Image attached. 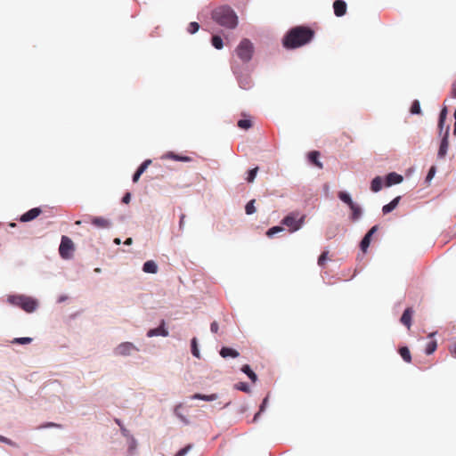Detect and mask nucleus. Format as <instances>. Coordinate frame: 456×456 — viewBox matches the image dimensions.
<instances>
[{
    "label": "nucleus",
    "mask_w": 456,
    "mask_h": 456,
    "mask_svg": "<svg viewBox=\"0 0 456 456\" xmlns=\"http://www.w3.org/2000/svg\"><path fill=\"white\" fill-rule=\"evenodd\" d=\"M180 407H181V406L179 405V406H177V407L175 408V414H176V415H177V416H178V417H179V418H180V419H181L184 423H188V420L185 419V417H184V416H183V415H181V414L179 413V411H179Z\"/></svg>",
    "instance_id": "obj_46"
},
{
    "label": "nucleus",
    "mask_w": 456,
    "mask_h": 456,
    "mask_svg": "<svg viewBox=\"0 0 456 456\" xmlns=\"http://www.w3.org/2000/svg\"><path fill=\"white\" fill-rule=\"evenodd\" d=\"M91 223L93 225L99 229H110L112 225L111 221L102 216L91 217Z\"/></svg>",
    "instance_id": "obj_10"
},
{
    "label": "nucleus",
    "mask_w": 456,
    "mask_h": 456,
    "mask_svg": "<svg viewBox=\"0 0 456 456\" xmlns=\"http://www.w3.org/2000/svg\"><path fill=\"white\" fill-rule=\"evenodd\" d=\"M157 272L158 265L154 261L149 260L144 263V273H156Z\"/></svg>",
    "instance_id": "obj_21"
},
{
    "label": "nucleus",
    "mask_w": 456,
    "mask_h": 456,
    "mask_svg": "<svg viewBox=\"0 0 456 456\" xmlns=\"http://www.w3.org/2000/svg\"><path fill=\"white\" fill-rule=\"evenodd\" d=\"M371 237H370V234H365V236L362 238L360 248L362 252H366L370 244Z\"/></svg>",
    "instance_id": "obj_25"
},
{
    "label": "nucleus",
    "mask_w": 456,
    "mask_h": 456,
    "mask_svg": "<svg viewBox=\"0 0 456 456\" xmlns=\"http://www.w3.org/2000/svg\"><path fill=\"white\" fill-rule=\"evenodd\" d=\"M451 354L456 358V342L449 348Z\"/></svg>",
    "instance_id": "obj_50"
},
{
    "label": "nucleus",
    "mask_w": 456,
    "mask_h": 456,
    "mask_svg": "<svg viewBox=\"0 0 456 456\" xmlns=\"http://www.w3.org/2000/svg\"><path fill=\"white\" fill-rule=\"evenodd\" d=\"M116 422L120 427L122 435L126 438L127 452L130 455H134L135 453V450H136V447H137L136 441L130 435L129 430H127L126 428H124L122 426L121 421L119 419H116Z\"/></svg>",
    "instance_id": "obj_9"
},
{
    "label": "nucleus",
    "mask_w": 456,
    "mask_h": 456,
    "mask_svg": "<svg viewBox=\"0 0 456 456\" xmlns=\"http://www.w3.org/2000/svg\"><path fill=\"white\" fill-rule=\"evenodd\" d=\"M94 272H95V273H101V268H95V269H94Z\"/></svg>",
    "instance_id": "obj_58"
},
{
    "label": "nucleus",
    "mask_w": 456,
    "mask_h": 456,
    "mask_svg": "<svg viewBox=\"0 0 456 456\" xmlns=\"http://www.w3.org/2000/svg\"><path fill=\"white\" fill-rule=\"evenodd\" d=\"M184 218H185V215H182L180 216V222H179V226H180V229H183V225H184Z\"/></svg>",
    "instance_id": "obj_51"
},
{
    "label": "nucleus",
    "mask_w": 456,
    "mask_h": 456,
    "mask_svg": "<svg viewBox=\"0 0 456 456\" xmlns=\"http://www.w3.org/2000/svg\"><path fill=\"white\" fill-rule=\"evenodd\" d=\"M448 136H449V127L446 128L445 134L441 141V144H440V147L438 150L437 155L441 159L444 158L445 155L447 154V151H448V147H449Z\"/></svg>",
    "instance_id": "obj_12"
},
{
    "label": "nucleus",
    "mask_w": 456,
    "mask_h": 456,
    "mask_svg": "<svg viewBox=\"0 0 456 456\" xmlns=\"http://www.w3.org/2000/svg\"><path fill=\"white\" fill-rule=\"evenodd\" d=\"M267 401H268V398H267V397H265V398L264 399V401H263V403H262L261 406H260V410H259V411L255 415V417H254V420H256V419H257V417L260 415V413H261L262 411H264V410H265V406H266V404H267Z\"/></svg>",
    "instance_id": "obj_41"
},
{
    "label": "nucleus",
    "mask_w": 456,
    "mask_h": 456,
    "mask_svg": "<svg viewBox=\"0 0 456 456\" xmlns=\"http://www.w3.org/2000/svg\"><path fill=\"white\" fill-rule=\"evenodd\" d=\"M218 330H219V325L216 322H213L210 325V330L213 332V333H217L218 332Z\"/></svg>",
    "instance_id": "obj_44"
},
{
    "label": "nucleus",
    "mask_w": 456,
    "mask_h": 456,
    "mask_svg": "<svg viewBox=\"0 0 456 456\" xmlns=\"http://www.w3.org/2000/svg\"><path fill=\"white\" fill-rule=\"evenodd\" d=\"M200 28V25L196 21H192L188 25L187 30L191 34L196 33Z\"/></svg>",
    "instance_id": "obj_33"
},
{
    "label": "nucleus",
    "mask_w": 456,
    "mask_h": 456,
    "mask_svg": "<svg viewBox=\"0 0 456 456\" xmlns=\"http://www.w3.org/2000/svg\"><path fill=\"white\" fill-rule=\"evenodd\" d=\"M435 172H436V167H432L428 171V174L427 175V180H431L435 175Z\"/></svg>",
    "instance_id": "obj_45"
},
{
    "label": "nucleus",
    "mask_w": 456,
    "mask_h": 456,
    "mask_svg": "<svg viewBox=\"0 0 456 456\" xmlns=\"http://www.w3.org/2000/svg\"><path fill=\"white\" fill-rule=\"evenodd\" d=\"M241 371L244 372L253 383L256 381L257 377L256 373L250 369V367L248 364H245L241 367Z\"/></svg>",
    "instance_id": "obj_24"
},
{
    "label": "nucleus",
    "mask_w": 456,
    "mask_h": 456,
    "mask_svg": "<svg viewBox=\"0 0 456 456\" xmlns=\"http://www.w3.org/2000/svg\"><path fill=\"white\" fill-rule=\"evenodd\" d=\"M212 19L220 26L234 28L238 24V17L234 11L228 6H220L212 12Z\"/></svg>",
    "instance_id": "obj_2"
},
{
    "label": "nucleus",
    "mask_w": 456,
    "mask_h": 456,
    "mask_svg": "<svg viewBox=\"0 0 456 456\" xmlns=\"http://www.w3.org/2000/svg\"><path fill=\"white\" fill-rule=\"evenodd\" d=\"M52 390L57 391L60 388V385L58 383H53L51 385Z\"/></svg>",
    "instance_id": "obj_53"
},
{
    "label": "nucleus",
    "mask_w": 456,
    "mask_h": 456,
    "mask_svg": "<svg viewBox=\"0 0 456 456\" xmlns=\"http://www.w3.org/2000/svg\"><path fill=\"white\" fill-rule=\"evenodd\" d=\"M212 45L216 49H222L223 48V39L219 36H213L211 39Z\"/></svg>",
    "instance_id": "obj_27"
},
{
    "label": "nucleus",
    "mask_w": 456,
    "mask_h": 456,
    "mask_svg": "<svg viewBox=\"0 0 456 456\" xmlns=\"http://www.w3.org/2000/svg\"><path fill=\"white\" fill-rule=\"evenodd\" d=\"M148 337H154V336H162V337H167L168 331L165 329V321L162 320L160 322V325L156 329H151L147 332Z\"/></svg>",
    "instance_id": "obj_13"
},
{
    "label": "nucleus",
    "mask_w": 456,
    "mask_h": 456,
    "mask_svg": "<svg viewBox=\"0 0 456 456\" xmlns=\"http://www.w3.org/2000/svg\"><path fill=\"white\" fill-rule=\"evenodd\" d=\"M191 448V445H188L183 449H181L176 454L175 456H184L189 451L190 449Z\"/></svg>",
    "instance_id": "obj_43"
},
{
    "label": "nucleus",
    "mask_w": 456,
    "mask_h": 456,
    "mask_svg": "<svg viewBox=\"0 0 456 456\" xmlns=\"http://www.w3.org/2000/svg\"><path fill=\"white\" fill-rule=\"evenodd\" d=\"M411 113H412V114H420L421 113L420 104L418 100L413 101L411 107Z\"/></svg>",
    "instance_id": "obj_30"
},
{
    "label": "nucleus",
    "mask_w": 456,
    "mask_h": 456,
    "mask_svg": "<svg viewBox=\"0 0 456 456\" xmlns=\"http://www.w3.org/2000/svg\"><path fill=\"white\" fill-rule=\"evenodd\" d=\"M319 156H320V153H319V151H313L308 154L309 160L313 164H314L317 167L322 168V162L319 161Z\"/></svg>",
    "instance_id": "obj_20"
},
{
    "label": "nucleus",
    "mask_w": 456,
    "mask_h": 456,
    "mask_svg": "<svg viewBox=\"0 0 456 456\" xmlns=\"http://www.w3.org/2000/svg\"><path fill=\"white\" fill-rule=\"evenodd\" d=\"M328 251H324L321 254V256L318 258V265L320 266H324L325 261L327 260Z\"/></svg>",
    "instance_id": "obj_39"
},
{
    "label": "nucleus",
    "mask_w": 456,
    "mask_h": 456,
    "mask_svg": "<svg viewBox=\"0 0 456 456\" xmlns=\"http://www.w3.org/2000/svg\"><path fill=\"white\" fill-rule=\"evenodd\" d=\"M314 37V31L305 26H297L288 31L282 40L287 49H295L308 44Z\"/></svg>",
    "instance_id": "obj_1"
},
{
    "label": "nucleus",
    "mask_w": 456,
    "mask_h": 456,
    "mask_svg": "<svg viewBox=\"0 0 456 456\" xmlns=\"http://www.w3.org/2000/svg\"><path fill=\"white\" fill-rule=\"evenodd\" d=\"M252 124L249 119H240L238 121V126L242 129H248L251 127Z\"/></svg>",
    "instance_id": "obj_32"
},
{
    "label": "nucleus",
    "mask_w": 456,
    "mask_h": 456,
    "mask_svg": "<svg viewBox=\"0 0 456 456\" xmlns=\"http://www.w3.org/2000/svg\"><path fill=\"white\" fill-rule=\"evenodd\" d=\"M378 229H379V226L374 225L370 229V231L366 234H370V237H372V235L378 231Z\"/></svg>",
    "instance_id": "obj_48"
},
{
    "label": "nucleus",
    "mask_w": 456,
    "mask_h": 456,
    "mask_svg": "<svg viewBox=\"0 0 456 456\" xmlns=\"http://www.w3.org/2000/svg\"><path fill=\"white\" fill-rule=\"evenodd\" d=\"M305 216H300L298 212H291L282 219V224L286 225L290 232L299 230L304 222Z\"/></svg>",
    "instance_id": "obj_4"
},
{
    "label": "nucleus",
    "mask_w": 456,
    "mask_h": 456,
    "mask_svg": "<svg viewBox=\"0 0 456 456\" xmlns=\"http://www.w3.org/2000/svg\"><path fill=\"white\" fill-rule=\"evenodd\" d=\"M66 299H67V297H66V296H61V297L58 298L57 302H58V303H62V302H64Z\"/></svg>",
    "instance_id": "obj_54"
},
{
    "label": "nucleus",
    "mask_w": 456,
    "mask_h": 456,
    "mask_svg": "<svg viewBox=\"0 0 456 456\" xmlns=\"http://www.w3.org/2000/svg\"><path fill=\"white\" fill-rule=\"evenodd\" d=\"M281 231H283V228L281 226H273L267 231L266 235L272 237L273 234L280 232Z\"/></svg>",
    "instance_id": "obj_37"
},
{
    "label": "nucleus",
    "mask_w": 456,
    "mask_h": 456,
    "mask_svg": "<svg viewBox=\"0 0 456 456\" xmlns=\"http://www.w3.org/2000/svg\"><path fill=\"white\" fill-rule=\"evenodd\" d=\"M338 197L339 198L340 200H342L344 203H346L349 208L351 209L352 211V216H351V218L353 221H356L358 220L361 216H362V209L361 208L355 204L350 195L345 191H339L338 194Z\"/></svg>",
    "instance_id": "obj_7"
},
{
    "label": "nucleus",
    "mask_w": 456,
    "mask_h": 456,
    "mask_svg": "<svg viewBox=\"0 0 456 456\" xmlns=\"http://www.w3.org/2000/svg\"><path fill=\"white\" fill-rule=\"evenodd\" d=\"M172 158L174 159L181 160V161H189L190 160L189 157H178V156L173 155Z\"/></svg>",
    "instance_id": "obj_49"
},
{
    "label": "nucleus",
    "mask_w": 456,
    "mask_h": 456,
    "mask_svg": "<svg viewBox=\"0 0 456 456\" xmlns=\"http://www.w3.org/2000/svg\"><path fill=\"white\" fill-rule=\"evenodd\" d=\"M191 354L197 358L200 357V351L198 349L197 339L195 338L191 339Z\"/></svg>",
    "instance_id": "obj_31"
},
{
    "label": "nucleus",
    "mask_w": 456,
    "mask_h": 456,
    "mask_svg": "<svg viewBox=\"0 0 456 456\" xmlns=\"http://www.w3.org/2000/svg\"><path fill=\"white\" fill-rule=\"evenodd\" d=\"M0 443L6 444L12 447H18V444L15 442H13L12 440H11L2 435H0Z\"/></svg>",
    "instance_id": "obj_36"
},
{
    "label": "nucleus",
    "mask_w": 456,
    "mask_h": 456,
    "mask_svg": "<svg viewBox=\"0 0 456 456\" xmlns=\"http://www.w3.org/2000/svg\"><path fill=\"white\" fill-rule=\"evenodd\" d=\"M191 399H200V400H204V401H214L218 398V395L216 394L206 395L197 393V394H194L193 395H191Z\"/></svg>",
    "instance_id": "obj_23"
},
{
    "label": "nucleus",
    "mask_w": 456,
    "mask_h": 456,
    "mask_svg": "<svg viewBox=\"0 0 456 456\" xmlns=\"http://www.w3.org/2000/svg\"><path fill=\"white\" fill-rule=\"evenodd\" d=\"M140 352V347L136 346L131 342H123L118 345L113 349V354L115 356L127 357L132 356L134 354Z\"/></svg>",
    "instance_id": "obj_6"
},
{
    "label": "nucleus",
    "mask_w": 456,
    "mask_h": 456,
    "mask_svg": "<svg viewBox=\"0 0 456 456\" xmlns=\"http://www.w3.org/2000/svg\"><path fill=\"white\" fill-rule=\"evenodd\" d=\"M7 301L11 305L20 307L27 313H33L38 307L37 300L26 295H12L8 297Z\"/></svg>",
    "instance_id": "obj_3"
},
{
    "label": "nucleus",
    "mask_w": 456,
    "mask_h": 456,
    "mask_svg": "<svg viewBox=\"0 0 456 456\" xmlns=\"http://www.w3.org/2000/svg\"><path fill=\"white\" fill-rule=\"evenodd\" d=\"M10 225H11V226H12V227H14L16 224L12 223V224H11Z\"/></svg>",
    "instance_id": "obj_62"
},
{
    "label": "nucleus",
    "mask_w": 456,
    "mask_h": 456,
    "mask_svg": "<svg viewBox=\"0 0 456 456\" xmlns=\"http://www.w3.org/2000/svg\"><path fill=\"white\" fill-rule=\"evenodd\" d=\"M131 200V194L129 192H126L124 197L122 198V202L125 204H127Z\"/></svg>",
    "instance_id": "obj_47"
},
{
    "label": "nucleus",
    "mask_w": 456,
    "mask_h": 456,
    "mask_svg": "<svg viewBox=\"0 0 456 456\" xmlns=\"http://www.w3.org/2000/svg\"><path fill=\"white\" fill-rule=\"evenodd\" d=\"M73 250H74L73 241L69 238H68L66 236H62L61 244L59 247L60 256L63 259H69L72 256Z\"/></svg>",
    "instance_id": "obj_8"
},
{
    "label": "nucleus",
    "mask_w": 456,
    "mask_h": 456,
    "mask_svg": "<svg viewBox=\"0 0 456 456\" xmlns=\"http://www.w3.org/2000/svg\"><path fill=\"white\" fill-rule=\"evenodd\" d=\"M141 175H142V163L141 165H139V167H137V169L133 176V182H137L138 179L140 178Z\"/></svg>",
    "instance_id": "obj_38"
},
{
    "label": "nucleus",
    "mask_w": 456,
    "mask_h": 456,
    "mask_svg": "<svg viewBox=\"0 0 456 456\" xmlns=\"http://www.w3.org/2000/svg\"><path fill=\"white\" fill-rule=\"evenodd\" d=\"M32 342V338L28 337L15 338L12 340V344L27 345Z\"/></svg>",
    "instance_id": "obj_26"
},
{
    "label": "nucleus",
    "mask_w": 456,
    "mask_h": 456,
    "mask_svg": "<svg viewBox=\"0 0 456 456\" xmlns=\"http://www.w3.org/2000/svg\"><path fill=\"white\" fill-rule=\"evenodd\" d=\"M335 236V231H328L326 233L327 239H332Z\"/></svg>",
    "instance_id": "obj_52"
},
{
    "label": "nucleus",
    "mask_w": 456,
    "mask_h": 456,
    "mask_svg": "<svg viewBox=\"0 0 456 456\" xmlns=\"http://www.w3.org/2000/svg\"><path fill=\"white\" fill-rule=\"evenodd\" d=\"M235 51L238 57L243 62H248L252 58L254 46L248 39H243L240 41Z\"/></svg>",
    "instance_id": "obj_5"
},
{
    "label": "nucleus",
    "mask_w": 456,
    "mask_h": 456,
    "mask_svg": "<svg viewBox=\"0 0 456 456\" xmlns=\"http://www.w3.org/2000/svg\"><path fill=\"white\" fill-rule=\"evenodd\" d=\"M399 201H400V197H396L391 202L385 205L382 208L383 214H388L389 212L393 211L397 207Z\"/></svg>",
    "instance_id": "obj_18"
},
{
    "label": "nucleus",
    "mask_w": 456,
    "mask_h": 456,
    "mask_svg": "<svg viewBox=\"0 0 456 456\" xmlns=\"http://www.w3.org/2000/svg\"><path fill=\"white\" fill-rule=\"evenodd\" d=\"M255 202V200H251L247 203L245 207V211L247 215H252L256 212Z\"/></svg>",
    "instance_id": "obj_28"
},
{
    "label": "nucleus",
    "mask_w": 456,
    "mask_h": 456,
    "mask_svg": "<svg viewBox=\"0 0 456 456\" xmlns=\"http://www.w3.org/2000/svg\"><path fill=\"white\" fill-rule=\"evenodd\" d=\"M453 116H454L455 122H456V110H455V111H454V113H453Z\"/></svg>",
    "instance_id": "obj_60"
},
{
    "label": "nucleus",
    "mask_w": 456,
    "mask_h": 456,
    "mask_svg": "<svg viewBox=\"0 0 456 456\" xmlns=\"http://www.w3.org/2000/svg\"><path fill=\"white\" fill-rule=\"evenodd\" d=\"M131 243H132V239L131 238L127 239L126 241V244H131Z\"/></svg>",
    "instance_id": "obj_56"
},
{
    "label": "nucleus",
    "mask_w": 456,
    "mask_h": 456,
    "mask_svg": "<svg viewBox=\"0 0 456 456\" xmlns=\"http://www.w3.org/2000/svg\"><path fill=\"white\" fill-rule=\"evenodd\" d=\"M446 114H447V110H446V108H444L441 110L440 116H439V123H438V126H439L441 130L443 128V125H444V122L445 120Z\"/></svg>",
    "instance_id": "obj_35"
},
{
    "label": "nucleus",
    "mask_w": 456,
    "mask_h": 456,
    "mask_svg": "<svg viewBox=\"0 0 456 456\" xmlns=\"http://www.w3.org/2000/svg\"><path fill=\"white\" fill-rule=\"evenodd\" d=\"M114 242H115L116 244H120V239H115Z\"/></svg>",
    "instance_id": "obj_57"
},
{
    "label": "nucleus",
    "mask_w": 456,
    "mask_h": 456,
    "mask_svg": "<svg viewBox=\"0 0 456 456\" xmlns=\"http://www.w3.org/2000/svg\"><path fill=\"white\" fill-rule=\"evenodd\" d=\"M257 171L258 167L252 168L251 170L248 171L247 177L248 183H252L255 180Z\"/></svg>",
    "instance_id": "obj_34"
},
{
    "label": "nucleus",
    "mask_w": 456,
    "mask_h": 456,
    "mask_svg": "<svg viewBox=\"0 0 456 456\" xmlns=\"http://www.w3.org/2000/svg\"><path fill=\"white\" fill-rule=\"evenodd\" d=\"M151 163V160H145L144 161V164H143V167H144V170L147 168L148 165Z\"/></svg>",
    "instance_id": "obj_55"
},
{
    "label": "nucleus",
    "mask_w": 456,
    "mask_h": 456,
    "mask_svg": "<svg viewBox=\"0 0 456 456\" xmlns=\"http://www.w3.org/2000/svg\"><path fill=\"white\" fill-rule=\"evenodd\" d=\"M81 224V221H77L76 222V224Z\"/></svg>",
    "instance_id": "obj_61"
},
{
    "label": "nucleus",
    "mask_w": 456,
    "mask_h": 456,
    "mask_svg": "<svg viewBox=\"0 0 456 456\" xmlns=\"http://www.w3.org/2000/svg\"><path fill=\"white\" fill-rule=\"evenodd\" d=\"M334 13L338 17H341L346 12V4L343 0H336L333 3Z\"/></svg>",
    "instance_id": "obj_14"
},
{
    "label": "nucleus",
    "mask_w": 456,
    "mask_h": 456,
    "mask_svg": "<svg viewBox=\"0 0 456 456\" xmlns=\"http://www.w3.org/2000/svg\"><path fill=\"white\" fill-rule=\"evenodd\" d=\"M220 354L224 358H226V357L236 358L239 356V352L232 348H230V347H223L220 351Z\"/></svg>",
    "instance_id": "obj_17"
},
{
    "label": "nucleus",
    "mask_w": 456,
    "mask_h": 456,
    "mask_svg": "<svg viewBox=\"0 0 456 456\" xmlns=\"http://www.w3.org/2000/svg\"><path fill=\"white\" fill-rule=\"evenodd\" d=\"M41 212L42 210L39 208H31L20 217V221L23 223L32 221L37 218L41 214Z\"/></svg>",
    "instance_id": "obj_11"
},
{
    "label": "nucleus",
    "mask_w": 456,
    "mask_h": 456,
    "mask_svg": "<svg viewBox=\"0 0 456 456\" xmlns=\"http://www.w3.org/2000/svg\"><path fill=\"white\" fill-rule=\"evenodd\" d=\"M399 354L404 362L410 363L411 362V355L407 346H402L399 348Z\"/></svg>",
    "instance_id": "obj_22"
},
{
    "label": "nucleus",
    "mask_w": 456,
    "mask_h": 456,
    "mask_svg": "<svg viewBox=\"0 0 456 456\" xmlns=\"http://www.w3.org/2000/svg\"><path fill=\"white\" fill-rule=\"evenodd\" d=\"M453 134L456 135V122L454 124V130H453Z\"/></svg>",
    "instance_id": "obj_59"
},
{
    "label": "nucleus",
    "mask_w": 456,
    "mask_h": 456,
    "mask_svg": "<svg viewBox=\"0 0 456 456\" xmlns=\"http://www.w3.org/2000/svg\"><path fill=\"white\" fill-rule=\"evenodd\" d=\"M403 181V176L397 173H389L386 177V185L391 186L394 184L400 183Z\"/></svg>",
    "instance_id": "obj_16"
},
{
    "label": "nucleus",
    "mask_w": 456,
    "mask_h": 456,
    "mask_svg": "<svg viewBox=\"0 0 456 456\" xmlns=\"http://www.w3.org/2000/svg\"><path fill=\"white\" fill-rule=\"evenodd\" d=\"M383 180L380 176H376L370 183V190L374 192H378L382 189Z\"/></svg>",
    "instance_id": "obj_19"
},
{
    "label": "nucleus",
    "mask_w": 456,
    "mask_h": 456,
    "mask_svg": "<svg viewBox=\"0 0 456 456\" xmlns=\"http://www.w3.org/2000/svg\"><path fill=\"white\" fill-rule=\"evenodd\" d=\"M236 388L240 390V391H243V392H249V387L247 383H244V382H240L239 384L236 385Z\"/></svg>",
    "instance_id": "obj_40"
},
{
    "label": "nucleus",
    "mask_w": 456,
    "mask_h": 456,
    "mask_svg": "<svg viewBox=\"0 0 456 456\" xmlns=\"http://www.w3.org/2000/svg\"><path fill=\"white\" fill-rule=\"evenodd\" d=\"M436 347H437L436 341L432 340L428 343L425 352L427 354H431L436 350Z\"/></svg>",
    "instance_id": "obj_29"
},
{
    "label": "nucleus",
    "mask_w": 456,
    "mask_h": 456,
    "mask_svg": "<svg viewBox=\"0 0 456 456\" xmlns=\"http://www.w3.org/2000/svg\"><path fill=\"white\" fill-rule=\"evenodd\" d=\"M61 425L53 423V422H47L42 426L39 427V428H60Z\"/></svg>",
    "instance_id": "obj_42"
},
{
    "label": "nucleus",
    "mask_w": 456,
    "mask_h": 456,
    "mask_svg": "<svg viewBox=\"0 0 456 456\" xmlns=\"http://www.w3.org/2000/svg\"><path fill=\"white\" fill-rule=\"evenodd\" d=\"M412 315H413V310L409 307L404 310V312L400 319V322H402V324L406 326L408 329H410L411 326Z\"/></svg>",
    "instance_id": "obj_15"
}]
</instances>
